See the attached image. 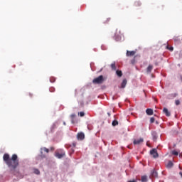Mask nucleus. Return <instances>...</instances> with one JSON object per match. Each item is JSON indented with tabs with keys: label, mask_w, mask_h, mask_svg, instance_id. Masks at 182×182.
Instances as JSON below:
<instances>
[{
	"label": "nucleus",
	"mask_w": 182,
	"mask_h": 182,
	"mask_svg": "<svg viewBox=\"0 0 182 182\" xmlns=\"http://www.w3.org/2000/svg\"><path fill=\"white\" fill-rule=\"evenodd\" d=\"M134 6H141V3L139 1H135L134 4Z\"/></svg>",
	"instance_id": "2eb2a0df"
},
{
	"label": "nucleus",
	"mask_w": 182,
	"mask_h": 182,
	"mask_svg": "<svg viewBox=\"0 0 182 182\" xmlns=\"http://www.w3.org/2000/svg\"><path fill=\"white\" fill-rule=\"evenodd\" d=\"M3 160L11 170H15L19 166V159H18V155L16 154H14L11 158L8 154H4Z\"/></svg>",
	"instance_id": "f257e3e1"
},
{
	"label": "nucleus",
	"mask_w": 182,
	"mask_h": 182,
	"mask_svg": "<svg viewBox=\"0 0 182 182\" xmlns=\"http://www.w3.org/2000/svg\"><path fill=\"white\" fill-rule=\"evenodd\" d=\"M155 119H154V117H151V119H150V123H154V122H155Z\"/></svg>",
	"instance_id": "bb28decb"
},
{
	"label": "nucleus",
	"mask_w": 182,
	"mask_h": 182,
	"mask_svg": "<svg viewBox=\"0 0 182 182\" xmlns=\"http://www.w3.org/2000/svg\"><path fill=\"white\" fill-rule=\"evenodd\" d=\"M107 114L109 117H110V112H108Z\"/></svg>",
	"instance_id": "c9c22d12"
},
{
	"label": "nucleus",
	"mask_w": 182,
	"mask_h": 182,
	"mask_svg": "<svg viewBox=\"0 0 182 182\" xmlns=\"http://www.w3.org/2000/svg\"><path fill=\"white\" fill-rule=\"evenodd\" d=\"M43 157H46V156L45 155H43Z\"/></svg>",
	"instance_id": "58836bf2"
},
{
	"label": "nucleus",
	"mask_w": 182,
	"mask_h": 182,
	"mask_svg": "<svg viewBox=\"0 0 182 182\" xmlns=\"http://www.w3.org/2000/svg\"><path fill=\"white\" fill-rule=\"evenodd\" d=\"M143 141H144V139H143V138H140L139 139H134V144H141V143H143Z\"/></svg>",
	"instance_id": "423d86ee"
},
{
	"label": "nucleus",
	"mask_w": 182,
	"mask_h": 182,
	"mask_svg": "<svg viewBox=\"0 0 182 182\" xmlns=\"http://www.w3.org/2000/svg\"><path fill=\"white\" fill-rule=\"evenodd\" d=\"M172 154L173 156H178V153L176 151H172Z\"/></svg>",
	"instance_id": "a878e982"
},
{
	"label": "nucleus",
	"mask_w": 182,
	"mask_h": 182,
	"mask_svg": "<svg viewBox=\"0 0 182 182\" xmlns=\"http://www.w3.org/2000/svg\"><path fill=\"white\" fill-rule=\"evenodd\" d=\"M55 80H56V79H55V77H51L50 78V82H51V83L55 82Z\"/></svg>",
	"instance_id": "4be33fe9"
},
{
	"label": "nucleus",
	"mask_w": 182,
	"mask_h": 182,
	"mask_svg": "<svg viewBox=\"0 0 182 182\" xmlns=\"http://www.w3.org/2000/svg\"><path fill=\"white\" fill-rule=\"evenodd\" d=\"M178 95L177 93L172 94V97H177Z\"/></svg>",
	"instance_id": "c756f323"
},
{
	"label": "nucleus",
	"mask_w": 182,
	"mask_h": 182,
	"mask_svg": "<svg viewBox=\"0 0 182 182\" xmlns=\"http://www.w3.org/2000/svg\"><path fill=\"white\" fill-rule=\"evenodd\" d=\"M51 150H54L53 147L51 148Z\"/></svg>",
	"instance_id": "4c0bfd02"
},
{
	"label": "nucleus",
	"mask_w": 182,
	"mask_h": 182,
	"mask_svg": "<svg viewBox=\"0 0 182 182\" xmlns=\"http://www.w3.org/2000/svg\"><path fill=\"white\" fill-rule=\"evenodd\" d=\"M116 74L117 75V76H118L119 77H122V76H123V73L122 72V70H117L116 71Z\"/></svg>",
	"instance_id": "4468645a"
},
{
	"label": "nucleus",
	"mask_w": 182,
	"mask_h": 182,
	"mask_svg": "<svg viewBox=\"0 0 182 182\" xmlns=\"http://www.w3.org/2000/svg\"><path fill=\"white\" fill-rule=\"evenodd\" d=\"M166 49H168V50H170L171 52H173V50H174V48L171 46L170 47V46H167Z\"/></svg>",
	"instance_id": "f3484780"
},
{
	"label": "nucleus",
	"mask_w": 182,
	"mask_h": 182,
	"mask_svg": "<svg viewBox=\"0 0 182 182\" xmlns=\"http://www.w3.org/2000/svg\"><path fill=\"white\" fill-rule=\"evenodd\" d=\"M46 151V153H49V150L46 147L41 148V151Z\"/></svg>",
	"instance_id": "412c9836"
},
{
	"label": "nucleus",
	"mask_w": 182,
	"mask_h": 182,
	"mask_svg": "<svg viewBox=\"0 0 182 182\" xmlns=\"http://www.w3.org/2000/svg\"><path fill=\"white\" fill-rule=\"evenodd\" d=\"M34 173L35 174H41V171H38V169H34Z\"/></svg>",
	"instance_id": "b1692460"
},
{
	"label": "nucleus",
	"mask_w": 182,
	"mask_h": 182,
	"mask_svg": "<svg viewBox=\"0 0 182 182\" xmlns=\"http://www.w3.org/2000/svg\"><path fill=\"white\" fill-rule=\"evenodd\" d=\"M146 113L148 114V116H153L154 112L152 109H146Z\"/></svg>",
	"instance_id": "9d476101"
},
{
	"label": "nucleus",
	"mask_w": 182,
	"mask_h": 182,
	"mask_svg": "<svg viewBox=\"0 0 182 182\" xmlns=\"http://www.w3.org/2000/svg\"><path fill=\"white\" fill-rule=\"evenodd\" d=\"M65 154L63 150H61V153H59V152L55 153V157H57V159H62L65 157Z\"/></svg>",
	"instance_id": "7ed1b4c3"
},
{
	"label": "nucleus",
	"mask_w": 182,
	"mask_h": 182,
	"mask_svg": "<svg viewBox=\"0 0 182 182\" xmlns=\"http://www.w3.org/2000/svg\"><path fill=\"white\" fill-rule=\"evenodd\" d=\"M163 112L167 117H170L171 116V113H170V112L168 111V109L167 108L164 107L163 109Z\"/></svg>",
	"instance_id": "0eeeda50"
},
{
	"label": "nucleus",
	"mask_w": 182,
	"mask_h": 182,
	"mask_svg": "<svg viewBox=\"0 0 182 182\" xmlns=\"http://www.w3.org/2000/svg\"><path fill=\"white\" fill-rule=\"evenodd\" d=\"M117 36L119 37V35L117 34Z\"/></svg>",
	"instance_id": "ea45409f"
},
{
	"label": "nucleus",
	"mask_w": 182,
	"mask_h": 182,
	"mask_svg": "<svg viewBox=\"0 0 182 182\" xmlns=\"http://www.w3.org/2000/svg\"><path fill=\"white\" fill-rule=\"evenodd\" d=\"M50 92H55V87H50Z\"/></svg>",
	"instance_id": "c85d7f7f"
},
{
	"label": "nucleus",
	"mask_w": 182,
	"mask_h": 182,
	"mask_svg": "<svg viewBox=\"0 0 182 182\" xmlns=\"http://www.w3.org/2000/svg\"><path fill=\"white\" fill-rule=\"evenodd\" d=\"M111 68H112V70H116V63H112Z\"/></svg>",
	"instance_id": "a211bd4d"
},
{
	"label": "nucleus",
	"mask_w": 182,
	"mask_h": 182,
	"mask_svg": "<svg viewBox=\"0 0 182 182\" xmlns=\"http://www.w3.org/2000/svg\"><path fill=\"white\" fill-rule=\"evenodd\" d=\"M77 140H84L85 139V134L83 132H80L77 134Z\"/></svg>",
	"instance_id": "39448f33"
},
{
	"label": "nucleus",
	"mask_w": 182,
	"mask_h": 182,
	"mask_svg": "<svg viewBox=\"0 0 182 182\" xmlns=\"http://www.w3.org/2000/svg\"><path fill=\"white\" fill-rule=\"evenodd\" d=\"M73 147H76V142H73Z\"/></svg>",
	"instance_id": "2f4dec72"
},
{
	"label": "nucleus",
	"mask_w": 182,
	"mask_h": 182,
	"mask_svg": "<svg viewBox=\"0 0 182 182\" xmlns=\"http://www.w3.org/2000/svg\"><path fill=\"white\" fill-rule=\"evenodd\" d=\"M56 126H58V123H54L53 127H56Z\"/></svg>",
	"instance_id": "7c9ffc66"
},
{
	"label": "nucleus",
	"mask_w": 182,
	"mask_h": 182,
	"mask_svg": "<svg viewBox=\"0 0 182 182\" xmlns=\"http://www.w3.org/2000/svg\"><path fill=\"white\" fill-rule=\"evenodd\" d=\"M128 182H136V181L133 180V181H129Z\"/></svg>",
	"instance_id": "72a5a7b5"
},
{
	"label": "nucleus",
	"mask_w": 182,
	"mask_h": 182,
	"mask_svg": "<svg viewBox=\"0 0 182 182\" xmlns=\"http://www.w3.org/2000/svg\"><path fill=\"white\" fill-rule=\"evenodd\" d=\"M64 126H66V122H63Z\"/></svg>",
	"instance_id": "e433bc0d"
},
{
	"label": "nucleus",
	"mask_w": 182,
	"mask_h": 182,
	"mask_svg": "<svg viewBox=\"0 0 182 182\" xmlns=\"http://www.w3.org/2000/svg\"><path fill=\"white\" fill-rule=\"evenodd\" d=\"M151 135H152L154 141H156V140H157V137H158L157 136V132L154 131V132H151Z\"/></svg>",
	"instance_id": "9b49d317"
},
{
	"label": "nucleus",
	"mask_w": 182,
	"mask_h": 182,
	"mask_svg": "<svg viewBox=\"0 0 182 182\" xmlns=\"http://www.w3.org/2000/svg\"><path fill=\"white\" fill-rule=\"evenodd\" d=\"M109 22H110V18H107L104 21V23H109Z\"/></svg>",
	"instance_id": "5701e85b"
},
{
	"label": "nucleus",
	"mask_w": 182,
	"mask_h": 182,
	"mask_svg": "<svg viewBox=\"0 0 182 182\" xmlns=\"http://www.w3.org/2000/svg\"><path fill=\"white\" fill-rule=\"evenodd\" d=\"M173 162L171 161H169L168 162V164H166V168H171V167H173Z\"/></svg>",
	"instance_id": "ddd939ff"
},
{
	"label": "nucleus",
	"mask_w": 182,
	"mask_h": 182,
	"mask_svg": "<svg viewBox=\"0 0 182 182\" xmlns=\"http://www.w3.org/2000/svg\"><path fill=\"white\" fill-rule=\"evenodd\" d=\"M151 70H153V65H149L146 68L147 73H151Z\"/></svg>",
	"instance_id": "f8f14e48"
},
{
	"label": "nucleus",
	"mask_w": 182,
	"mask_h": 182,
	"mask_svg": "<svg viewBox=\"0 0 182 182\" xmlns=\"http://www.w3.org/2000/svg\"><path fill=\"white\" fill-rule=\"evenodd\" d=\"M175 105H176V106L180 105V100H176L175 101Z\"/></svg>",
	"instance_id": "393cba45"
},
{
	"label": "nucleus",
	"mask_w": 182,
	"mask_h": 182,
	"mask_svg": "<svg viewBox=\"0 0 182 182\" xmlns=\"http://www.w3.org/2000/svg\"><path fill=\"white\" fill-rule=\"evenodd\" d=\"M141 181L142 182H146L147 181V176H141Z\"/></svg>",
	"instance_id": "6ab92c4d"
},
{
	"label": "nucleus",
	"mask_w": 182,
	"mask_h": 182,
	"mask_svg": "<svg viewBox=\"0 0 182 182\" xmlns=\"http://www.w3.org/2000/svg\"><path fill=\"white\" fill-rule=\"evenodd\" d=\"M80 117H83V116H85V112H80Z\"/></svg>",
	"instance_id": "cd10ccee"
},
{
	"label": "nucleus",
	"mask_w": 182,
	"mask_h": 182,
	"mask_svg": "<svg viewBox=\"0 0 182 182\" xmlns=\"http://www.w3.org/2000/svg\"><path fill=\"white\" fill-rule=\"evenodd\" d=\"M71 118H72V119H74V118H75V114H71Z\"/></svg>",
	"instance_id": "473e14b6"
},
{
	"label": "nucleus",
	"mask_w": 182,
	"mask_h": 182,
	"mask_svg": "<svg viewBox=\"0 0 182 182\" xmlns=\"http://www.w3.org/2000/svg\"><path fill=\"white\" fill-rule=\"evenodd\" d=\"M151 176L152 177H157V172L155 170H153L151 171Z\"/></svg>",
	"instance_id": "dca6fc26"
},
{
	"label": "nucleus",
	"mask_w": 182,
	"mask_h": 182,
	"mask_svg": "<svg viewBox=\"0 0 182 182\" xmlns=\"http://www.w3.org/2000/svg\"><path fill=\"white\" fill-rule=\"evenodd\" d=\"M127 85V80L124 79L122 84H121L122 89H124V87H126Z\"/></svg>",
	"instance_id": "1a4fd4ad"
},
{
	"label": "nucleus",
	"mask_w": 182,
	"mask_h": 182,
	"mask_svg": "<svg viewBox=\"0 0 182 182\" xmlns=\"http://www.w3.org/2000/svg\"><path fill=\"white\" fill-rule=\"evenodd\" d=\"M105 80H106V78H105L103 75H100L92 80V83H94V85H102Z\"/></svg>",
	"instance_id": "f03ea898"
},
{
	"label": "nucleus",
	"mask_w": 182,
	"mask_h": 182,
	"mask_svg": "<svg viewBox=\"0 0 182 182\" xmlns=\"http://www.w3.org/2000/svg\"><path fill=\"white\" fill-rule=\"evenodd\" d=\"M117 124H119V122L114 120L112 122V126H117Z\"/></svg>",
	"instance_id": "aec40b11"
},
{
	"label": "nucleus",
	"mask_w": 182,
	"mask_h": 182,
	"mask_svg": "<svg viewBox=\"0 0 182 182\" xmlns=\"http://www.w3.org/2000/svg\"><path fill=\"white\" fill-rule=\"evenodd\" d=\"M134 55H136V51L133 50V51H127V56H134Z\"/></svg>",
	"instance_id": "6e6552de"
},
{
	"label": "nucleus",
	"mask_w": 182,
	"mask_h": 182,
	"mask_svg": "<svg viewBox=\"0 0 182 182\" xmlns=\"http://www.w3.org/2000/svg\"><path fill=\"white\" fill-rule=\"evenodd\" d=\"M174 41H178V38H174Z\"/></svg>",
	"instance_id": "f704fd0d"
},
{
	"label": "nucleus",
	"mask_w": 182,
	"mask_h": 182,
	"mask_svg": "<svg viewBox=\"0 0 182 182\" xmlns=\"http://www.w3.org/2000/svg\"><path fill=\"white\" fill-rule=\"evenodd\" d=\"M150 154H151V156H153L154 159H157V157H159V154L157 153L156 149H154L151 150Z\"/></svg>",
	"instance_id": "20e7f679"
}]
</instances>
